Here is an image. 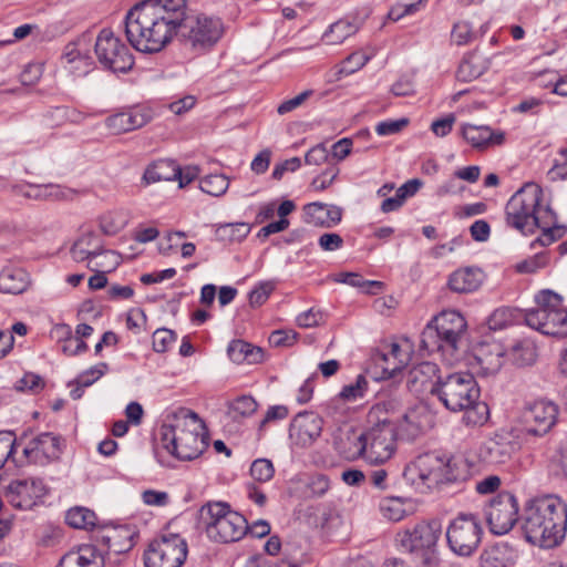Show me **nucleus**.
<instances>
[{
    "mask_svg": "<svg viewBox=\"0 0 567 567\" xmlns=\"http://www.w3.org/2000/svg\"><path fill=\"white\" fill-rule=\"evenodd\" d=\"M128 43L142 53L161 52L181 33L195 50L213 44L212 20L204 14H187L186 0H145L125 16Z\"/></svg>",
    "mask_w": 567,
    "mask_h": 567,
    "instance_id": "f257e3e1",
    "label": "nucleus"
},
{
    "mask_svg": "<svg viewBox=\"0 0 567 567\" xmlns=\"http://www.w3.org/2000/svg\"><path fill=\"white\" fill-rule=\"evenodd\" d=\"M543 189L535 183H526L507 202L506 224L522 234L542 229L540 236L532 244L548 246L566 234V226L557 224V216L547 205H542Z\"/></svg>",
    "mask_w": 567,
    "mask_h": 567,
    "instance_id": "f03ea898",
    "label": "nucleus"
},
{
    "mask_svg": "<svg viewBox=\"0 0 567 567\" xmlns=\"http://www.w3.org/2000/svg\"><path fill=\"white\" fill-rule=\"evenodd\" d=\"M525 539L540 548L559 546L567 533V504L556 495L528 499L520 515Z\"/></svg>",
    "mask_w": 567,
    "mask_h": 567,
    "instance_id": "7ed1b4c3",
    "label": "nucleus"
},
{
    "mask_svg": "<svg viewBox=\"0 0 567 567\" xmlns=\"http://www.w3.org/2000/svg\"><path fill=\"white\" fill-rule=\"evenodd\" d=\"M440 402L451 412H464L467 426H482L489 417L488 405L480 401L481 391L473 374L455 372L439 381L433 389Z\"/></svg>",
    "mask_w": 567,
    "mask_h": 567,
    "instance_id": "20e7f679",
    "label": "nucleus"
},
{
    "mask_svg": "<svg viewBox=\"0 0 567 567\" xmlns=\"http://www.w3.org/2000/svg\"><path fill=\"white\" fill-rule=\"evenodd\" d=\"M208 431L196 413L181 410L161 426V441L167 452L178 460L199 456L208 446Z\"/></svg>",
    "mask_w": 567,
    "mask_h": 567,
    "instance_id": "39448f33",
    "label": "nucleus"
},
{
    "mask_svg": "<svg viewBox=\"0 0 567 567\" xmlns=\"http://www.w3.org/2000/svg\"><path fill=\"white\" fill-rule=\"evenodd\" d=\"M395 400L382 401L373 405L368 414L372 426L365 432V461L381 464L392 457L396 447V421L389 417V406L394 408Z\"/></svg>",
    "mask_w": 567,
    "mask_h": 567,
    "instance_id": "423d86ee",
    "label": "nucleus"
},
{
    "mask_svg": "<svg viewBox=\"0 0 567 567\" xmlns=\"http://www.w3.org/2000/svg\"><path fill=\"white\" fill-rule=\"evenodd\" d=\"M483 536L480 518L474 514L460 513L446 529L450 549L457 556L470 557L478 548Z\"/></svg>",
    "mask_w": 567,
    "mask_h": 567,
    "instance_id": "0eeeda50",
    "label": "nucleus"
},
{
    "mask_svg": "<svg viewBox=\"0 0 567 567\" xmlns=\"http://www.w3.org/2000/svg\"><path fill=\"white\" fill-rule=\"evenodd\" d=\"M186 557V540L173 533L151 540L143 555L145 567H182Z\"/></svg>",
    "mask_w": 567,
    "mask_h": 567,
    "instance_id": "6e6552de",
    "label": "nucleus"
},
{
    "mask_svg": "<svg viewBox=\"0 0 567 567\" xmlns=\"http://www.w3.org/2000/svg\"><path fill=\"white\" fill-rule=\"evenodd\" d=\"M94 49L99 62L113 72L126 73L134 65L130 49L110 29L100 31Z\"/></svg>",
    "mask_w": 567,
    "mask_h": 567,
    "instance_id": "1a4fd4ad",
    "label": "nucleus"
},
{
    "mask_svg": "<svg viewBox=\"0 0 567 567\" xmlns=\"http://www.w3.org/2000/svg\"><path fill=\"white\" fill-rule=\"evenodd\" d=\"M558 405L549 400L540 399L527 403L522 411L525 432L534 436L547 434L557 422Z\"/></svg>",
    "mask_w": 567,
    "mask_h": 567,
    "instance_id": "9d476101",
    "label": "nucleus"
},
{
    "mask_svg": "<svg viewBox=\"0 0 567 567\" xmlns=\"http://www.w3.org/2000/svg\"><path fill=\"white\" fill-rule=\"evenodd\" d=\"M441 526L437 522L416 524L412 529L399 533L396 542L401 549L410 554L425 556L433 549L440 538Z\"/></svg>",
    "mask_w": 567,
    "mask_h": 567,
    "instance_id": "9b49d317",
    "label": "nucleus"
},
{
    "mask_svg": "<svg viewBox=\"0 0 567 567\" xmlns=\"http://www.w3.org/2000/svg\"><path fill=\"white\" fill-rule=\"evenodd\" d=\"M247 530L248 523L241 514L233 511L227 503L215 502V540L238 542Z\"/></svg>",
    "mask_w": 567,
    "mask_h": 567,
    "instance_id": "f8f14e48",
    "label": "nucleus"
},
{
    "mask_svg": "<svg viewBox=\"0 0 567 567\" xmlns=\"http://www.w3.org/2000/svg\"><path fill=\"white\" fill-rule=\"evenodd\" d=\"M517 499L509 493H504L494 498L485 509L486 520L493 534L504 535L508 533L517 522Z\"/></svg>",
    "mask_w": 567,
    "mask_h": 567,
    "instance_id": "ddd939ff",
    "label": "nucleus"
},
{
    "mask_svg": "<svg viewBox=\"0 0 567 567\" xmlns=\"http://www.w3.org/2000/svg\"><path fill=\"white\" fill-rule=\"evenodd\" d=\"M443 455L436 452H429L419 455L404 470V477L412 482L417 477L427 487L442 484V471L444 468Z\"/></svg>",
    "mask_w": 567,
    "mask_h": 567,
    "instance_id": "4468645a",
    "label": "nucleus"
},
{
    "mask_svg": "<svg viewBox=\"0 0 567 567\" xmlns=\"http://www.w3.org/2000/svg\"><path fill=\"white\" fill-rule=\"evenodd\" d=\"M62 453L61 437L43 432L32 437L23 447V455L29 463L47 465L60 457Z\"/></svg>",
    "mask_w": 567,
    "mask_h": 567,
    "instance_id": "2eb2a0df",
    "label": "nucleus"
},
{
    "mask_svg": "<svg viewBox=\"0 0 567 567\" xmlns=\"http://www.w3.org/2000/svg\"><path fill=\"white\" fill-rule=\"evenodd\" d=\"M45 486L38 480L12 481L6 489V498L16 508L31 509L45 495Z\"/></svg>",
    "mask_w": 567,
    "mask_h": 567,
    "instance_id": "dca6fc26",
    "label": "nucleus"
},
{
    "mask_svg": "<svg viewBox=\"0 0 567 567\" xmlns=\"http://www.w3.org/2000/svg\"><path fill=\"white\" fill-rule=\"evenodd\" d=\"M323 420L315 412L298 413L289 429V436L299 446L311 445L321 434Z\"/></svg>",
    "mask_w": 567,
    "mask_h": 567,
    "instance_id": "f3484780",
    "label": "nucleus"
},
{
    "mask_svg": "<svg viewBox=\"0 0 567 567\" xmlns=\"http://www.w3.org/2000/svg\"><path fill=\"white\" fill-rule=\"evenodd\" d=\"M432 321L443 334L447 350L453 355L458 350L462 338L466 332L465 318L458 311L447 310L441 312Z\"/></svg>",
    "mask_w": 567,
    "mask_h": 567,
    "instance_id": "a211bd4d",
    "label": "nucleus"
},
{
    "mask_svg": "<svg viewBox=\"0 0 567 567\" xmlns=\"http://www.w3.org/2000/svg\"><path fill=\"white\" fill-rule=\"evenodd\" d=\"M333 445L338 453L347 460L365 458V432H360L350 425L339 427L333 439Z\"/></svg>",
    "mask_w": 567,
    "mask_h": 567,
    "instance_id": "6ab92c4d",
    "label": "nucleus"
},
{
    "mask_svg": "<svg viewBox=\"0 0 567 567\" xmlns=\"http://www.w3.org/2000/svg\"><path fill=\"white\" fill-rule=\"evenodd\" d=\"M514 450L515 443L507 433H495L482 443L478 456L486 464H504L511 458Z\"/></svg>",
    "mask_w": 567,
    "mask_h": 567,
    "instance_id": "aec40b11",
    "label": "nucleus"
},
{
    "mask_svg": "<svg viewBox=\"0 0 567 567\" xmlns=\"http://www.w3.org/2000/svg\"><path fill=\"white\" fill-rule=\"evenodd\" d=\"M151 120V110L145 107H134L107 116L105 120V125L113 134L120 135L141 128Z\"/></svg>",
    "mask_w": 567,
    "mask_h": 567,
    "instance_id": "412c9836",
    "label": "nucleus"
},
{
    "mask_svg": "<svg viewBox=\"0 0 567 567\" xmlns=\"http://www.w3.org/2000/svg\"><path fill=\"white\" fill-rule=\"evenodd\" d=\"M440 369L437 364L429 361L421 362L412 367L406 374V386L408 389L420 394L429 391L433 394V389L436 388L439 381H442L439 375Z\"/></svg>",
    "mask_w": 567,
    "mask_h": 567,
    "instance_id": "4be33fe9",
    "label": "nucleus"
},
{
    "mask_svg": "<svg viewBox=\"0 0 567 567\" xmlns=\"http://www.w3.org/2000/svg\"><path fill=\"white\" fill-rule=\"evenodd\" d=\"M103 554L93 545H81L66 551L58 567H104Z\"/></svg>",
    "mask_w": 567,
    "mask_h": 567,
    "instance_id": "5701e85b",
    "label": "nucleus"
},
{
    "mask_svg": "<svg viewBox=\"0 0 567 567\" xmlns=\"http://www.w3.org/2000/svg\"><path fill=\"white\" fill-rule=\"evenodd\" d=\"M463 138L474 148L483 150L489 145H502L505 141V133L493 131L487 125L463 124L461 128Z\"/></svg>",
    "mask_w": 567,
    "mask_h": 567,
    "instance_id": "b1692460",
    "label": "nucleus"
},
{
    "mask_svg": "<svg viewBox=\"0 0 567 567\" xmlns=\"http://www.w3.org/2000/svg\"><path fill=\"white\" fill-rule=\"evenodd\" d=\"M305 221L316 227L330 228L337 225L342 217V209L336 205L310 203L303 207Z\"/></svg>",
    "mask_w": 567,
    "mask_h": 567,
    "instance_id": "393cba45",
    "label": "nucleus"
},
{
    "mask_svg": "<svg viewBox=\"0 0 567 567\" xmlns=\"http://www.w3.org/2000/svg\"><path fill=\"white\" fill-rule=\"evenodd\" d=\"M143 181L146 184H153L162 181H178L179 187H184L183 171L173 159L163 158L148 165L143 174Z\"/></svg>",
    "mask_w": 567,
    "mask_h": 567,
    "instance_id": "a878e982",
    "label": "nucleus"
},
{
    "mask_svg": "<svg viewBox=\"0 0 567 567\" xmlns=\"http://www.w3.org/2000/svg\"><path fill=\"white\" fill-rule=\"evenodd\" d=\"M484 280V274L480 268L465 267L450 275L447 286L457 293H471L477 290Z\"/></svg>",
    "mask_w": 567,
    "mask_h": 567,
    "instance_id": "bb28decb",
    "label": "nucleus"
},
{
    "mask_svg": "<svg viewBox=\"0 0 567 567\" xmlns=\"http://www.w3.org/2000/svg\"><path fill=\"white\" fill-rule=\"evenodd\" d=\"M489 68V61L477 50L462 58L456 71V78L462 82H472L483 75Z\"/></svg>",
    "mask_w": 567,
    "mask_h": 567,
    "instance_id": "cd10ccee",
    "label": "nucleus"
},
{
    "mask_svg": "<svg viewBox=\"0 0 567 567\" xmlns=\"http://www.w3.org/2000/svg\"><path fill=\"white\" fill-rule=\"evenodd\" d=\"M396 401L393 409L389 406V417L398 420L396 432L399 431L402 435H405L408 440H414L422 433L423 430L420 412L417 409H410L402 414H396Z\"/></svg>",
    "mask_w": 567,
    "mask_h": 567,
    "instance_id": "c85d7f7f",
    "label": "nucleus"
},
{
    "mask_svg": "<svg viewBox=\"0 0 567 567\" xmlns=\"http://www.w3.org/2000/svg\"><path fill=\"white\" fill-rule=\"evenodd\" d=\"M227 355L237 364H257L264 361L262 348L254 346L241 339H236L229 342L227 347Z\"/></svg>",
    "mask_w": 567,
    "mask_h": 567,
    "instance_id": "c756f323",
    "label": "nucleus"
},
{
    "mask_svg": "<svg viewBox=\"0 0 567 567\" xmlns=\"http://www.w3.org/2000/svg\"><path fill=\"white\" fill-rule=\"evenodd\" d=\"M474 360L478 367L477 373L483 377L494 375L503 365V352L496 344L481 346L476 349Z\"/></svg>",
    "mask_w": 567,
    "mask_h": 567,
    "instance_id": "7c9ffc66",
    "label": "nucleus"
},
{
    "mask_svg": "<svg viewBox=\"0 0 567 567\" xmlns=\"http://www.w3.org/2000/svg\"><path fill=\"white\" fill-rule=\"evenodd\" d=\"M30 276L22 268L7 267L0 272V292L23 293L30 286Z\"/></svg>",
    "mask_w": 567,
    "mask_h": 567,
    "instance_id": "2f4dec72",
    "label": "nucleus"
},
{
    "mask_svg": "<svg viewBox=\"0 0 567 567\" xmlns=\"http://www.w3.org/2000/svg\"><path fill=\"white\" fill-rule=\"evenodd\" d=\"M78 192L54 184H29L27 199L34 200H71Z\"/></svg>",
    "mask_w": 567,
    "mask_h": 567,
    "instance_id": "473e14b6",
    "label": "nucleus"
},
{
    "mask_svg": "<svg viewBox=\"0 0 567 567\" xmlns=\"http://www.w3.org/2000/svg\"><path fill=\"white\" fill-rule=\"evenodd\" d=\"M103 243L94 233H85L80 236L70 249L71 257L76 262L91 260L102 249Z\"/></svg>",
    "mask_w": 567,
    "mask_h": 567,
    "instance_id": "72a5a7b5",
    "label": "nucleus"
},
{
    "mask_svg": "<svg viewBox=\"0 0 567 567\" xmlns=\"http://www.w3.org/2000/svg\"><path fill=\"white\" fill-rule=\"evenodd\" d=\"M560 315L549 313L540 307L522 312V319L526 324L544 334H555L556 321Z\"/></svg>",
    "mask_w": 567,
    "mask_h": 567,
    "instance_id": "f704fd0d",
    "label": "nucleus"
},
{
    "mask_svg": "<svg viewBox=\"0 0 567 567\" xmlns=\"http://www.w3.org/2000/svg\"><path fill=\"white\" fill-rule=\"evenodd\" d=\"M444 468L442 473V484L465 481L470 475L467 462L460 456L443 455Z\"/></svg>",
    "mask_w": 567,
    "mask_h": 567,
    "instance_id": "c9c22d12",
    "label": "nucleus"
},
{
    "mask_svg": "<svg viewBox=\"0 0 567 567\" xmlns=\"http://www.w3.org/2000/svg\"><path fill=\"white\" fill-rule=\"evenodd\" d=\"M443 334L433 321L429 322L421 333L420 349L431 354L434 352H449Z\"/></svg>",
    "mask_w": 567,
    "mask_h": 567,
    "instance_id": "e433bc0d",
    "label": "nucleus"
},
{
    "mask_svg": "<svg viewBox=\"0 0 567 567\" xmlns=\"http://www.w3.org/2000/svg\"><path fill=\"white\" fill-rule=\"evenodd\" d=\"M511 560V549L505 544H495L483 550L480 567H506Z\"/></svg>",
    "mask_w": 567,
    "mask_h": 567,
    "instance_id": "4c0bfd02",
    "label": "nucleus"
},
{
    "mask_svg": "<svg viewBox=\"0 0 567 567\" xmlns=\"http://www.w3.org/2000/svg\"><path fill=\"white\" fill-rule=\"evenodd\" d=\"M226 405V415L235 421L251 416L258 409L257 401L251 395L247 394L239 395L228 401Z\"/></svg>",
    "mask_w": 567,
    "mask_h": 567,
    "instance_id": "58836bf2",
    "label": "nucleus"
},
{
    "mask_svg": "<svg viewBox=\"0 0 567 567\" xmlns=\"http://www.w3.org/2000/svg\"><path fill=\"white\" fill-rule=\"evenodd\" d=\"M359 29V23L341 19L329 27V30L323 34V39L328 44H339L355 34Z\"/></svg>",
    "mask_w": 567,
    "mask_h": 567,
    "instance_id": "ea45409f",
    "label": "nucleus"
},
{
    "mask_svg": "<svg viewBox=\"0 0 567 567\" xmlns=\"http://www.w3.org/2000/svg\"><path fill=\"white\" fill-rule=\"evenodd\" d=\"M409 359V352L403 351L400 344L391 343L389 351L380 354V360L383 362L393 360V365H383V374L393 378L406 365Z\"/></svg>",
    "mask_w": 567,
    "mask_h": 567,
    "instance_id": "a19ab883",
    "label": "nucleus"
},
{
    "mask_svg": "<svg viewBox=\"0 0 567 567\" xmlns=\"http://www.w3.org/2000/svg\"><path fill=\"white\" fill-rule=\"evenodd\" d=\"M250 233V226L246 223H228L215 228V237L219 240L239 243Z\"/></svg>",
    "mask_w": 567,
    "mask_h": 567,
    "instance_id": "79ce46f5",
    "label": "nucleus"
},
{
    "mask_svg": "<svg viewBox=\"0 0 567 567\" xmlns=\"http://www.w3.org/2000/svg\"><path fill=\"white\" fill-rule=\"evenodd\" d=\"M121 264V256L102 247L96 256L89 262L87 268L92 271L111 272Z\"/></svg>",
    "mask_w": 567,
    "mask_h": 567,
    "instance_id": "37998d69",
    "label": "nucleus"
},
{
    "mask_svg": "<svg viewBox=\"0 0 567 567\" xmlns=\"http://www.w3.org/2000/svg\"><path fill=\"white\" fill-rule=\"evenodd\" d=\"M522 319V312L509 307L496 309L488 318V327L492 330H502Z\"/></svg>",
    "mask_w": 567,
    "mask_h": 567,
    "instance_id": "c03bdc74",
    "label": "nucleus"
},
{
    "mask_svg": "<svg viewBox=\"0 0 567 567\" xmlns=\"http://www.w3.org/2000/svg\"><path fill=\"white\" fill-rule=\"evenodd\" d=\"M65 520L71 527L86 529L95 526L96 515L89 508L74 507L66 512Z\"/></svg>",
    "mask_w": 567,
    "mask_h": 567,
    "instance_id": "a18cd8bd",
    "label": "nucleus"
},
{
    "mask_svg": "<svg viewBox=\"0 0 567 567\" xmlns=\"http://www.w3.org/2000/svg\"><path fill=\"white\" fill-rule=\"evenodd\" d=\"M511 358L517 367L530 365L536 361V347L529 341L515 344L511 350Z\"/></svg>",
    "mask_w": 567,
    "mask_h": 567,
    "instance_id": "49530a36",
    "label": "nucleus"
},
{
    "mask_svg": "<svg viewBox=\"0 0 567 567\" xmlns=\"http://www.w3.org/2000/svg\"><path fill=\"white\" fill-rule=\"evenodd\" d=\"M370 56L362 52H354L350 54L341 64V66L333 73V78L330 81H339L343 75L354 73L364 66Z\"/></svg>",
    "mask_w": 567,
    "mask_h": 567,
    "instance_id": "de8ad7c7",
    "label": "nucleus"
},
{
    "mask_svg": "<svg viewBox=\"0 0 567 567\" xmlns=\"http://www.w3.org/2000/svg\"><path fill=\"white\" fill-rule=\"evenodd\" d=\"M379 509L384 518L398 522L405 515L403 502L400 497H384L379 503Z\"/></svg>",
    "mask_w": 567,
    "mask_h": 567,
    "instance_id": "09e8293b",
    "label": "nucleus"
},
{
    "mask_svg": "<svg viewBox=\"0 0 567 567\" xmlns=\"http://www.w3.org/2000/svg\"><path fill=\"white\" fill-rule=\"evenodd\" d=\"M536 305L549 313L560 315L564 310L563 297L551 290H542L535 297Z\"/></svg>",
    "mask_w": 567,
    "mask_h": 567,
    "instance_id": "8fccbe9b",
    "label": "nucleus"
},
{
    "mask_svg": "<svg viewBox=\"0 0 567 567\" xmlns=\"http://www.w3.org/2000/svg\"><path fill=\"white\" fill-rule=\"evenodd\" d=\"M368 389V380L363 375H358L353 383L342 388L339 396L348 402H353L364 396Z\"/></svg>",
    "mask_w": 567,
    "mask_h": 567,
    "instance_id": "3c124183",
    "label": "nucleus"
},
{
    "mask_svg": "<svg viewBox=\"0 0 567 567\" xmlns=\"http://www.w3.org/2000/svg\"><path fill=\"white\" fill-rule=\"evenodd\" d=\"M274 464L268 458H257L250 465V475L257 482H269L274 477Z\"/></svg>",
    "mask_w": 567,
    "mask_h": 567,
    "instance_id": "603ef678",
    "label": "nucleus"
},
{
    "mask_svg": "<svg viewBox=\"0 0 567 567\" xmlns=\"http://www.w3.org/2000/svg\"><path fill=\"white\" fill-rule=\"evenodd\" d=\"M474 39L473 28L467 21H458L453 25L451 40L456 45H465Z\"/></svg>",
    "mask_w": 567,
    "mask_h": 567,
    "instance_id": "864d4df0",
    "label": "nucleus"
},
{
    "mask_svg": "<svg viewBox=\"0 0 567 567\" xmlns=\"http://www.w3.org/2000/svg\"><path fill=\"white\" fill-rule=\"evenodd\" d=\"M296 322L300 328H313L324 322V313L320 309L310 308L299 313Z\"/></svg>",
    "mask_w": 567,
    "mask_h": 567,
    "instance_id": "5fc2aeb1",
    "label": "nucleus"
},
{
    "mask_svg": "<svg viewBox=\"0 0 567 567\" xmlns=\"http://www.w3.org/2000/svg\"><path fill=\"white\" fill-rule=\"evenodd\" d=\"M63 59L68 64L72 65L70 71L73 73L78 72L79 75L86 74L92 64L87 58L81 56V54L74 49L68 51Z\"/></svg>",
    "mask_w": 567,
    "mask_h": 567,
    "instance_id": "6e6d98bb",
    "label": "nucleus"
},
{
    "mask_svg": "<svg viewBox=\"0 0 567 567\" xmlns=\"http://www.w3.org/2000/svg\"><path fill=\"white\" fill-rule=\"evenodd\" d=\"M275 286L270 281L259 282L249 292V303L251 307H259L264 305L272 292Z\"/></svg>",
    "mask_w": 567,
    "mask_h": 567,
    "instance_id": "4d7b16f0",
    "label": "nucleus"
},
{
    "mask_svg": "<svg viewBox=\"0 0 567 567\" xmlns=\"http://www.w3.org/2000/svg\"><path fill=\"white\" fill-rule=\"evenodd\" d=\"M549 259L546 252H539L529 259H526L516 266V270L520 274H533L544 268Z\"/></svg>",
    "mask_w": 567,
    "mask_h": 567,
    "instance_id": "13d9d810",
    "label": "nucleus"
},
{
    "mask_svg": "<svg viewBox=\"0 0 567 567\" xmlns=\"http://www.w3.org/2000/svg\"><path fill=\"white\" fill-rule=\"evenodd\" d=\"M109 365L105 362L97 363L94 367H91L83 373H81L76 379V384H80L81 386H90L92 385L96 380H99L101 377L105 374L107 371Z\"/></svg>",
    "mask_w": 567,
    "mask_h": 567,
    "instance_id": "bf43d9fd",
    "label": "nucleus"
},
{
    "mask_svg": "<svg viewBox=\"0 0 567 567\" xmlns=\"http://www.w3.org/2000/svg\"><path fill=\"white\" fill-rule=\"evenodd\" d=\"M176 334L173 330L161 328L153 333V349L156 352H165L175 341Z\"/></svg>",
    "mask_w": 567,
    "mask_h": 567,
    "instance_id": "052dcab7",
    "label": "nucleus"
},
{
    "mask_svg": "<svg viewBox=\"0 0 567 567\" xmlns=\"http://www.w3.org/2000/svg\"><path fill=\"white\" fill-rule=\"evenodd\" d=\"M16 437L12 432H0V470L12 457Z\"/></svg>",
    "mask_w": 567,
    "mask_h": 567,
    "instance_id": "680f3d73",
    "label": "nucleus"
},
{
    "mask_svg": "<svg viewBox=\"0 0 567 567\" xmlns=\"http://www.w3.org/2000/svg\"><path fill=\"white\" fill-rule=\"evenodd\" d=\"M44 386L42 378L34 373H25L19 381H17L14 388L17 391H31L39 392Z\"/></svg>",
    "mask_w": 567,
    "mask_h": 567,
    "instance_id": "e2e57ef3",
    "label": "nucleus"
},
{
    "mask_svg": "<svg viewBox=\"0 0 567 567\" xmlns=\"http://www.w3.org/2000/svg\"><path fill=\"white\" fill-rule=\"evenodd\" d=\"M141 497L147 506L164 507L169 503V495L164 491L145 489L142 492Z\"/></svg>",
    "mask_w": 567,
    "mask_h": 567,
    "instance_id": "0e129e2a",
    "label": "nucleus"
},
{
    "mask_svg": "<svg viewBox=\"0 0 567 567\" xmlns=\"http://www.w3.org/2000/svg\"><path fill=\"white\" fill-rule=\"evenodd\" d=\"M330 487V481L326 475L317 474L310 477L307 489L310 496L321 497Z\"/></svg>",
    "mask_w": 567,
    "mask_h": 567,
    "instance_id": "69168bd1",
    "label": "nucleus"
},
{
    "mask_svg": "<svg viewBox=\"0 0 567 567\" xmlns=\"http://www.w3.org/2000/svg\"><path fill=\"white\" fill-rule=\"evenodd\" d=\"M298 338L293 330H276L269 336V343L274 347H290Z\"/></svg>",
    "mask_w": 567,
    "mask_h": 567,
    "instance_id": "338daca9",
    "label": "nucleus"
},
{
    "mask_svg": "<svg viewBox=\"0 0 567 567\" xmlns=\"http://www.w3.org/2000/svg\"><path fill=\"white\" fill-rule=\"evenodd\" d=\"M408 124V118L383 121L377 124L375 132L380 136L393 135L399 133Z\"/></svg>",
    "mask_w": 567,
    "mask_h": 567,
    "instance_id": "774afa93",
    "label": "nucleus"
}]
</instances>
